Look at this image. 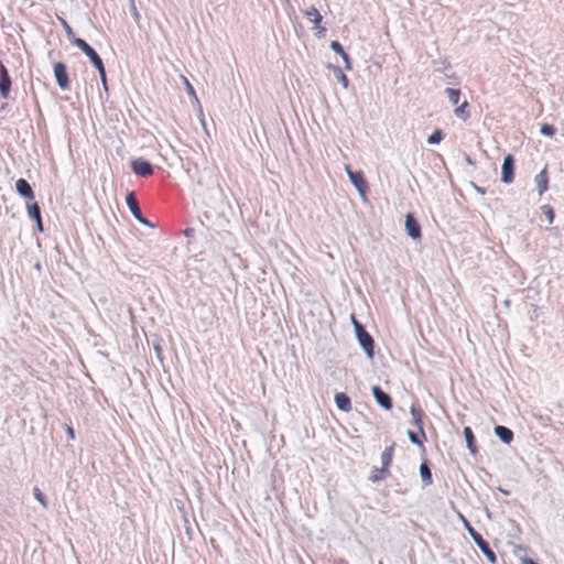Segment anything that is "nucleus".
I'll list each match as a JSON object with an SVG mask.
<instances>
[{
  "label": "nucleus",
  "instance_id": "72a5a7b5",
  "mask_svg": "<svg viewBox=\"0 0 564 564\" xmlns=\"http://www.w3.org/2000/svg\"><path fill=\"white\" fill-rule=\"evenodd\" d=\"M85 55L89 58L93 65H95L97 62L102 61L99 54L93 47Z\"/></svg>",
  "mask_w": 564,
  "mask_h": 564
},
{
  "label": "nucleus",
  "instance_id": "4be33fe9",
  "mask_svg": "<svg viewBox=\"0 0 564 564\" xmlns=\"http://www.w3.org/2000/svg\"><path fill=\"white\" fill-rule=\"evenodd\" d=\"M305 17L315 24V28H318V24L322 22L323 17L319 11L315 7H311L305 11Z\"/></svg>",
  "mask_w": 564,
  "mask_h": 564
},
{
  "label": "nucleus",
  "instance_id": "cd10ccee",
  "mask_svg": "<svg viewBox=\"0 0 564 564\" xmlns=\"http://www.w3.org/2000/svg\"><path fill=\"white\" fill-rule=\"evenodd\" d=\"M443 138H444L443 131L437 129L427 138V142L430 144H438L443 140Z\"/></svg>",
  "mask_w": 564,
  "mask_h": 564
},
{
  "label": "nucleus",
  "instance_id": "f704fd0d",
  "mask_svg": "<svg viewBox=\"0 0 564 564\" xmlns=\"http://www.w3.org/2000/svg\"><path fill=\"white\" fill-rule=\"evenodd\" d=\"M94 66L98 70L100 80H105V77H107V75H106V68H105L104 62L102 61L97 62Z\"/></svg>",
  "mask_w": 564,
  "mask_h": 564
},
{
  "label": "nucleus",
  "instance_id": "5701e85b",
  "mask_svg": "<svg viewBox=\"0 0 564 564\" xmlns=\"http://www.w3.org/2000/svg\"><path fill=\"white\" fill-rule=\"evenodd\" d=\"M468 107H469V104L467 100H465L463 104H460L455 110H454V113L457 118L466 121L469 117H470V113L468 111Z\"/></svg>",
  "mask_w": 564,
  "mask_h": 564
},
{
  "label": "nucleus",
  "instance_id": "7ed1b4c3",
  "mask_svg": "<svg viewBox=\"0 0 564 564\" xmlns=\"http://www.w3.org/2000/svg\"><path fill=\"white\" fill-rule=\"evenodd\" d=\"M346 172L352 185L356 187L360 196L366 200L369 186L365 180L364 173L361 171H352L348 165L346 166Z\"/></svg>",
  "mask_w": 564,
  "mask_h": 564
},
{
  "label": "nucleus",
  "instance_id": "6ab92c4d",
  "mask_svg": "<svg viewBox=\"0 0 564 564\" xmlns=\"http://www.w3.org/2000/svg\"><path fill=\"white\" fill-rule=\"evenodd\" d=\"M395 444H391L390 446L386 447L384 451L381 454V467L389 469L392 463L393 452H394Z\"/></svg>",
  "mask_w": 564,
  "mask_h": 564
},
{
  "label": "nucleus",
  "instance_id": "423d86ee",
  "mask_svg": "<svg viewBox=\"0 0 564 564\" xmlns=\"http://www.w3.org/2000/svg\"><path fill=\"white\" fill-rule=\"evenodd\" d=\"M514 178V159L511 154H507L501 166V182L510 184Z\"/></svg>",
  "mask_w": 564,
  "mask_h": 564
},
{
  "label": "nucleus",
  "instance_id": "e433bc0d",
  "mask_svg": "<svg viewBox=\"0 0 564 564\" xmlns=\"http://www.w3.org/2000/svg\"><path fill=\"white\" fill-rule=\"evenodd\" d=\"M184 80H185V84H186L187 94L189 96L195 97L197 99L194 87L189 84V82L186 78H184Z\"/></svg>",
  "mask_w": 564,
  "mask_h": 564
},
{
  "label": "nucleus",
  "instance_id": "c85d7f7f",
  "mask_svg": "<svg viewBox=\"0 0 564 564\" xmlns=\"http://www.w3.org/2000/svg\"><path fill=\"white\" fill-rule=\"evenodd\" d=\"M33 496L44 508H47V499L40 488H33Z\"/></svg>",
  "mask_w": 564,
  "mask_h": 564
},
{
  "label": "nucleus",
  "instance_id": "bb28decb",
  "mask_svg": "<svg viewBox=\"0 0 564 564\" xmlns=\"http://www.w3.org/2000/svg\"><path fill=\"white\" fill-rule=\"evenodd\" d=\"M129 9L133 17L134 22L137 23L138 26H140L141 14L138 11L134 0H129Z\"/></svg>",
  "mask_w": 564,
  "mask_h": 564
},
{
  "label": "nucleus",
  "instance_id": "dca6fc26",
  "mask_svg": "<svg viewBox=\"0 0 564 564\" xmlns=\"http://www.w3.org/2000/svg\"><path fill=\"white\" fill-rule=\"evenodd\" d=\"M330 48L339 54L341 56V58L344 59L345 62V68L346 69H350L351 68V64H350V57L349 55L345 52L343 45L338 42V41H333L330 43Z\"/></svg>",
  "mask_w": 564,
  "mask_h": 564
},
{
  "label": "nucleus",
  "instance_id": "37998d69",
  "mask_svg": "<svg viewBox=\"0 0 564 564\" xmlns=\"http://www.w3.org/2000/svg\"><path fill=\"white\" fill-rule=\"evenodd\" d=\"M351 321H352V324L355 326V332L357 333V325H362V324L359 323L354 315H351Z\"/></svg>",
  "mask_w": 564,
  "mask_h": 564
},
{
  "label": "nucleus",
  "instance_id": "39448f33",
  "mask_svg": "<svg viewBox=\"0 0 564 564\" xmlns=\"http://www.w3.org/2000/svg\"><path fill=\"white\" fill-rule=\"evenodd\" d=\"M53 69H54V76H55L57 86L62 90H68L69 89V78H68L66 65L62 62H56L53 66Z\"/></svg>",
  "mask_w": 564,
  "mask_h": 564
},
{
  "label": "nucleus",
  "instance_id": "9d476101",
  "mask_svg": "<svg viewBox=\"0 0 564 564\" xmlns=\"http://www.w3.org/2000/svg\"><path fill=\"white\" fill-rule=\"evenodd\" d=\"M126 203H127V206H128L130 213L132 214V216L135 219H141L142 212H141V208L139 206V202L137 199V196H135L134 192H130V193L127 194Z\"/></svg>",
  "mask_w": 564,
  "mask_h": 564
},
{
  "label": "nucleus",
  "instance_id": "b1692460",
  "mask_svg": "<svg viewBox=\"0 0 564 564\" xmlns=\"http://www.w3.org/2000/svg\"><path fill=\"white\" fill-rule=\"evenodd\" d=\"M28 215L34 221L42 218L41 207L36 202L28 204Z\"/></svg>",
  "mask_w": 564,
  "mask_h": 564
},
{
  "label": "nucleus",
  "instance_id": "f3484780",
  "mask_svg": "<svg viewBox=\"0 0 564 564\" xmlns=\"http://www.w3.org/2000/svg\"><path fill=\"white\" fill-rule=\"evenodd\" d=\"M327 68L330 69L334 74V76L336 77V79L343 85L344 88H348L349 86V79L348 77L344 74L343 69L337 66V65H333V64H328L327 65Z\"/></svg>",
  "mask_w": 564,
  "mask_h": 564
},
{
  "label": "nucleus",
  "instance_id": "f8f14e48",
  "mask_svg": "<svg viewBox=\"0 0 564 564\" xmlns=\"http://www.w3.org/2000/svg\"><path fill=\"white\" fill-rule=\"evenodd\" d=\"M410 413L412 415V419H413V424L419 429L420 431V434L422 435V437L424 440H426V435H425V432H424V429H423V411L419 408H416L414 404L411 406L410 409Z\"/></svg>",
  "mask_w": 564,
  "mask_h": 564
},
{
  "label": "nucleus",
  "instance_id": "49530a36",
  "mask_svg": "<svg viewBox=\"0 0 564 564\" xmlns=\"http://www.w3.org/2000/svg\"><path fill=\"white\" fill-rule=\"evenodd\" d=\"M476 189H477L479 193H481V194H484V193H485V191H484L481 187H476Z\"/></svg>",
  "mask_w": 564,
  "mask_h": 564
},
{
  "label": "nucleus",
  "instance_id": "c9c22d12",
  "mask_svg": "<svg viewBox=\"0 0 564 564\" xmlns=\"http://www.w3.org/2000/svg\"><path fill=\"white\" fill-rule=\"evenodd\" d=\"M94 66L98 70L100 80H105V77H107V75H106V68H105L104 62L102 61L97 62Z\"/></svg>",
  "mask_w": 564,
  "mask_h": 564
},
{
  "label": "nucleus",
  "instance_id": "2eb2a0df",
  "mask_svg": "<svg viewBox=\"0 0 564 564\" xmlns=\"http://www.w3.org/2000/svg\"><path fill=\"white\" fill-rule=\"evenodd\" d=\"M335 403L340 411L349 412L351 410L350 398L344 392H338L335 394Z\"/></svg>",
  "mask_w": 564,
  "mask_h": 564
},
{
  "label": "nucleus",
  "instance_id": "473e14b6",
  "mask_svg": "<svg viewBox=\"0 0 564 564\" xmlns=\"http://www.w3.org/2000/svg\"><path fill=\"white\" fill-rule=\"evenodd\" d=\"M408 436H409V440L412 444H415V445H419L421 446L422 448H424L423 446V442L422 440L420 438L419 434L413 432V431H409L408 432Z\"/></svg>",
  "mask_w": 564,
  "mask_h": 564
},
{
  "label": "nucleus",
  "instance_id": "7c9ffc66",
  "mask_svg": "<svg viewBox=\"0 0 564 564\" xmlns=\"http://www.w3.org/2000/svg\"><path fill=\"white\" fill-rule=\"evenodd\" d=\"M540 132L545 137H553L556 132V129L552 124L544 123L541 126Z\"/></svg>",
  "mask_w": 564,
  "mask_h": 564
},
{
  "label": "nucleus",
  "instance_id": "79ce46f5",
  "mask_svg": "<svg viewBox=\"0 0 564 564\" xmlns=\"http://www.w3.org/2000/svg\"><path fill=\"white\" fill-rule=\"evenodd\" d=\"M36 223V228L40 232H42L44 229H43V221H42V218L40 220H35Z\"/></svg>",
  "mask_w": 564,
  "mask_h": 564
},
{
  "label": "nucleus",
  "instance_id": "a211bd4d",
  "mask_svg": "<svg viewBox=\"0 0 564 564\" xmlns=\"http://www.w3.org/2000/svg\"><path fill=\"white\" fill-rule=\"evenodd\" d=\"M390 475V469L373 467L369 480L373 484L384 480Z\"/></svg>",
  "mask_w": 564,
  "mask_h": 564
},
{
  "label": "nucleus",
  "instance_id": "a878e982",
  "mask_svg": "<svg viewBox=\"0 0 564 564\" xmlns=\"http://www.w3.org/2000/svg\"><path fill=\"white\" fill-rule=\"evenodd\" d=\"M72 44L78 47L84 54H86L91 46L83 39L75 36L72 41Z\"/></svg>",
  "mask_w": 564,
  "mask_h": 564
},
{
  "label": "nucleus",
  "instance_id": "412c9836",
  "mask_svg": "<svg viewBox=\"0 0 564 564\" xmlns=\"http://www.w3.org/2000/svg\"><path fill=\"white\" fill-rule=\"evenodd\" d=\"M420 475L424 486L433 484L432 471L426 462H423L420 466Z\"/></svg>",
  "mask_w": 564,
  "mask_h": 564
},
{
  "label": "nucleus",
  "instance_id": "9b49d317",
  "mask_svg": "<svg viewBox=\"0 0 564 564\" xmlns=\"http://www.w3.org/2000/svg\"><path fill=\"white\" fill-rule=\"evenodd\" d=\"M15 189L24 198L33 199L34 198V192L30 185V183L24 178H19L15 182Z\"/></svg>",
  "mask_w": 564,
  "mask_h": 564
},
{
  "label": "nucleus",
  "instance_id": "ea45409f",
  "mask_svg": "<svg viewBox=\"0 0 564 564\" xmlns=\"http://www.w3.org/2000/svg\"><path fill=\"white\" fill-rule=\"evenodd\" d=\"M66 432H67V435L69 436V438H72V440L75 438V432L72 426H67Z\"/></svg>",
  "mask_w": 564,
  "mask_h": 564
},
{
  "label": "nucleus",
  "instance_id": "aec40b11",
  "mask_svg": "<svg viewBox=\"0 0 564 564\" xmlns=\"http://www.w3.org/2000/svg\"><path fill=\"white\" fill-rule=\"evenodd\" d=\"M463 433H464L468 449L470 451L471 454H476L477 446H476V440H475L473 430L469 426H465Z\"/></svg>",
  "mask_w": 564,
  "mask_h": 564
},
{
  "label": "nucleus",
  "instance_id": "a18cd8bd",
  "mask_svg": "<svg viewBox=\"0 0 564 564\" xmlns=\"http://www.w3.org/2000/svg\"><path fill=\"white\" fill-rule=\"evenodd\" d=\"M102 87L106 91H108V84H107V77H105V80H101Z\"/></svg>",
  "mask_w": 564,
  "mask_h": 564
},
{
  "label": "nucleus",
  "instance_id": "2f4dec72",
  "mask_svg": "<svg viewBox=\"0 0 564 564\" xmlns=\"http://www.w3.org/2000/svg\"><path fill=\"white\" fill-rule=\"evenodd\" d=\"M61 24H62L63 29L65 30L68 40L72 41L76 36L72 26L64 19H61Z\"/></svg>",
  "mask_w": 564,
  "mask_h": 564
},
{
  "label": "nucleus",
  "instance_id": "f257e3e1",
  "mask_svg": "<svg viewBox=\"0 0 564 564\" xmlns=\"http://www.w3.org/2000/svg\"><path fill=\"white\" fill-rule=\"evenodd\" d=\"M459 518L462 519L465 529L474 540L475 544L479 547V550L482 552V554L486 556V558L492 563L496 564L497 562V555L490 547L489 543L481 536L479 532L475 530V528L470 524V522L463 516L459 514Z\"/></svg>",
  "mask_w": 564,
  "mask_h": 564
},
{
  "label": "nucleus",
  "instance_id": "a19ab883",
  "mask_svg": "<svg viewBox=\"0 0 564 564\" xmlns=\"http://www.w3.org/2000/svg\"><path fill=\"white\" fill-rule=\"evenodd\" d=\"M521 564H539V563H536L535 561H533V560H532V558H530V557H523V558L521 560Z\"/></svg>",
  "mask_w": 564,
  "mask_h": 564
},
{
  "label": "nucleus",
  "instance_id": "09e8293b",
  "mask_svg": "<svg viewBox=\"0 0 564 564\" xmlns=\"http://www.w3.org/2000/svg\"><path fill=\"white\" fill-rule=\"evenodd\" d=\"M285 2H289V0H284Z\"/></svg>",
  "mask_w": 564,
  "mask_h": 564
},
{
  "label": "nucleus",
  "instance_id": "c03bdc74",
  "mask_svg": "<svg viewBox=\"0 0 564 564\" xmlns=\"http://www.w3.org/2000/svg\"><path fill=\"white\" fill-rule=\"evenodd\" d=\"M498 490H499L501 494H503L505 496H509V495H510V491H509V490L503 489V488H501V487H499V488H498Z\"/></svg>",
  "mask_w": 564,
  "mask_h": 564
},
{
  "label": "nucleus",
  "instance_id": "4c0bfd02",
  "mask_svg": "<svg viewBox=\"0 0 564 564\" xmlns=\"http://www.w3.org/2000/svg\"><path fill=\"white\" fill-rule=\"evenodd\" d=\"M194 234H195L194 228H186V229L184 230V236H185V237H187V238H192V237H194Z\"/></svg>",
  "mask_w": 564,
  "mask_h": 564
},
{
  "label": "nucleus",
  "instance_id": "20e7f679",
  "mask_svg": "<svg viewBox=\"0 0 564 564\" xmlns=\"http://www.w3.org/2000/svg\"><path fill=\"white\" fill-rule=\"evenodd\" d=\"M130 166L133 173L140 177H149L154 173L153 165L142 158L131 160Z\"/></svg>",
  "mask_w": 564,
  "mask_h": 564
},
{
  "label": "nucleus",
  "instance_id": "58836bf2",
  "mask_svg": "<svg viewBox=\"0 0 564 564\" xmlns=\"http://www.w3.org/2000/svg\"><path fill=\"white\" fill-rule=\"evenodd\" d=\"M139 223H141L142 225H145L148 227H153V225L145 218L143 217V215H141V219H137Z\"/></svg>",
  "mask_w": 564,
  "mask_h": 564
},
{
  "label": "nucleus",
  "instance_id": "0eeeda50",
  "mask_svg": "<svg viewBox=\"0 0 564 564\" xmlns=\"http://www.w3.org/2000/svg\"><path fill=\"white\" fill-rule=\"evenodd\" d=\"M405 230L409 237L419 240L422 237L421 226L412 213L405 215Z\"/></svg>",
  "mask_w": 564,
  "mask_h": 564
},
{
  "label": "nucleus",
  "instance_id": "c756f323",
  "mask_svg": "<svg viewBox=\"0 0 564 564\" xmlns=\"http://www.w3.org/2000/svg\"><path fill=\"white\" fill-rule=\"evenodd\" d=\"M541 210H542L543 215H545L547 223L552 224L555 218V213H554L553 208L550 205H543L541 207Z\"/></svg>",
  "mask_w": 564,
  "mask_h": 564
},
{
  "label": "nucleus",
  "instance_id": "393cba45",
  "mask_svg": "<svg viewBox=\"0 0 564 564\" xmlns=\"http://www.w3.org/2000/svg\"><path fill=\"white\" fill-rule=\"evenodd\" d=\"M445 94L451 101L452 105H457L459 102L460 90L456 88H446Z\"/></svg>",
  "mask_w": 564,
  "mask_h": 564
},
{
  "label": "nucleus",
  "instance_id": "1a4fd4ad",
  "mask_svg": "<svg viewBox=\"0 0 564 564\" xmlns=\"http://www.w3.org/2000/svg\"><path fill=\"white\" fill-rule=\"evenodd\" d=\"M11 89V78L7 67L0 64V96L8 98Z\"/></svg>",
  "mask_w": 564,
  "mask_h": 564
},
{
  "label": "nucleus",
  "instance_id": "ddd939ff",
  "mask_svg": "<svg viewBox=\"0 0 564 564\" xmlns=\"http://www.w3.org/2000/svg\"><path fill=\"white\" fill-rule=\"evenodd\" d=\"M495 434L496 436L505 444H510L513 440V432L503 425H496L495 426Z\"/></svg>",
  "mask_w": 564,
  "mask_h": 564
},
{
  "label": "nucleus",
  "instance_id": "4468645a",
  "mask_svg": "<svg viewBox=\"0 0 564 564\" xmlns=\"http://www.w3.org/2000/svg\"><path fill=\"white\" fill-rule=\"evenodd\" d=\"M534 182L536 184V189L539 195H542L547 191L549 187V177L546 169H543L534 178Z\"/></svg>",
  "mask_w": 564,
  "mask_h": 564
},
{
  "label": "nucleus",
  "instance_id": "6e6552de",
  "mask_svg": "<svg viewBox=\"0 0 564 564\" xmlns=\"http://www.w3.org/2000/svg\"><path fill=\"white\" fill-rule=\"evenodd\" d=\"M372 395L376 400V402L383 408L384 410H391L392 409V398L389 393L383 391L379 386H373L371 388Z\"/></svg>",
  "mask_w": 564,
  "mask_h": 564
},
{
  "label": "nucleus",
  "instance_id": "de8ad7c7",
  "mask_svg": "<svg viewBox=\"0 0 564 564\" xmlns=\"http://www.w3.org/2000/svg\"><path fill=\"white\" fill-rule=\"evenodd\" d=\"M155 351H158V352H160V351H161V349H160V347H159V346H156V347H155Z\"/></svg>",
  "mask_w": 564,
  "mask_h": 564
},
{
  "label": "nucleus",
  "instance_id": "f03ea898",
  "mask_svg": "<svg viewBox=\"0 0 564 564\" xmlns=\"http://www.w3.org/2000/svg\"><path fill=\"white\" fill-rule=\"evenodd\" d=\"M356 336L367 357L372 359L375 355V340L372 336L366 330L364 325H357Z\"/></svg>",
  "mask_w": 564,
  "mask_h": 564
}]
</instances>
